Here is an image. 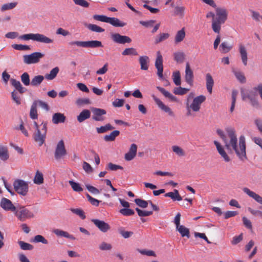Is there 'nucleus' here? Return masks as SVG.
Masks as SVG:
<instances>
[{
  "label": "nucleus",
  "mask_w": 262,
  "mask_h": 262,
  "mask_svg": "<svg viewBox=\"0 0 262 262\" xmlns=\"http://www.w3.org/2000/svg\"><path fill=\"white\" fill-rule=\"evenodd\" d=\"M225 130L229 140L227 139V136L222 129H217L216 133L224 141L226 148L228 150H234L240 160L244 161L247 160L245 136H241L239 137L238 144H237V139L235 129L232 127H228L226 128Z\"/></svg>",
  "instance_id": "nucleus-1"
},
{
  "label": "nucleus",
  "mask_w": 262,
  "mask_h": 262,
  "mask_svg": "<svg viewBox=\"0 0 262 262\" xmlns=\"http://www.w3.org/2000/svg\"><path fill=\"white\" fill-rule=\"evenodd\" d=\"M215 11L216 17L212 20L211 27L215 33L220 34L221 25L226 21L228 13L225 8H216Z\"/></svg>",
  "instance_id": "nucleus-2"
},
{
  "label": "nucleus",
  "mask_w": 262,
  "mask_h": 262,
  "mask_svg": "<svg viewBox=\"0 0 262 262\" xmlns=\"http://www.w3.org/2000/svg\"><path fill=\"white\" fill-rule=\"evenodd\" d=\"M14 215L21 222L34 217V213L28 209L25 206L17 204L16 210L14 211Z\"/></svg>",
  "instance_id": "nucleus-3"
},
{
  "label": "nucleus",
  "mask_w": 262,
  "mask_h": 262,
  "mask_svg": "<svg viewBox=\"0 0 262 262\" xmlns=\"http://www.w3.org/2000/svg\"><path fill=\"white\" fill-rule=\"evenodd\" d=\"M18 38L21 40H28L31 39L43 43H52L54 40L45 36L43 34L39 33H29L26 34L19 36Z\"/></svg>",
  "instance_id": "nucleus-4"
},
{
  "label": "nucleus",
  "mask_w": 262,
  "mask_h": 262,
  "mask_svg": "<svg viewBox=\"0 0 262 262\" xmlns=\"http://www.w3.org/2000/svg\"><path fill=\"white\" fill-rule=\"evenodd\" d=\"M13 185L15 191L18 194L23 196L27 195L29 190L28 182L21 179H17L14 181Z\"/></svg>",
  "instance_id": "nucleus-5"
},
{
  "label": "nucleus",
  "mask_w": 262,
  "mask_h": 262,
  "mask_svg": "<svg viewBox=\"0 0 262 262\" xmlns=\"http://www.w3.org/2000/svg\"><path fill=\"white\" fill-rule=\"evenodd\" d=\"M41 125L42 126L41 130L39 129L38 133H35L33 134L34 140L38 143L39 146H41L45 141L47 131V122H42Z\"/></svg>",
  "instance_id": "nucleus-6"
},
{
  "label": "nucleus",
  "mask_w": 262,
  "mask_h": 262,
  "mask_svg": "<svg viewBox=\"0 0 262 262\" xmlns=\"http://www.w3.org/2000/svg\"><path fill=\"white\" fill-rule=\"evenodd\" d=\"M43 56L44 54L43 53L37 52H34L29 55H24L23 56L24 62L28 64L36 63L38 62Z\"/></svg>",
  "instance_id": "nucleus-7"
},
{
  "label": "nucleus",
  "mask_w": 262,
  "mask_h": 262,
  "mask_svg": "<svg viewBox=\"0 0 262 262\" xmlns=\"http://www.w3.org/2000/svg\"><path fill=\"white\" fill-rule=\"evenodd\" d=\"M67 155V150L65 148L64 143L62 140H60L56 147L54 156L56 160L61 159Z\"/></svg>",
  "instance_id": "nucleus-8"
},
{
  "label": "nucleus",
  "mask_w": 262,
  "mask_h": 262,
  "mask_svg": "<svg viewBox=\"0 0 262 262\" xmlns=\"http://www.w3.org/2000/svg\"><path fill=\"white\" fill-rule=\"evenodd\" d=\"M155 67L157 69V75L160 78H163V57L160 51L157 52V58L155 61Z\"/></svg>",
  "instance_id": "nucleus-9"
},
{
  "label": "nucleus",
  "mask_w": 262,
  "mask_h": 262,
  "mask_svg": "<svg viewBox=\"0 0 262 262\" xmlns=\"http://www.w3.org/2000/svg\"><path fill=\"white\" fill-rule=\"evenodd\" d=\"M111 38L115 43L125 44L130 43L132 41L131 38L127 36L121 35L119 33H112Z\"/></svg>",
  "instance_id": "nucleus-10"
},
{
  "label": "nucleus",
  "mask_w": 262,
  "mask_h": 262,
  "mask_svg": "<svg viewBox=\"0 0 262 262\" xmlns=\"http://www.w3.org/2000/svg\"><path fill=\"white\" fill-rule=\"evenodd\" d=\"M151 97L158 105V106L163 111L168 114V115L171 117L174 116V113L171 111V108L165 105L162 101H161L158 98H157L155 95L152 94Z\"/></svg>",
  "instance_id": "nucleus-11"
},
{
  "label": "nucleus",
  "mask_w": 262,
  "mask_h": 262,
  "mask_svg": "<svg viewBox=\"0 0 262 262\" xmlns=\"http://www.w3.org/2000/svg\"><path fill=\"white\" fill-rule=\"evenodd\" d=\"M206 100V97L204 95H200L196 97L193 100L192 103L190 105L191 108L194 112H198L200 109L201 104Z\"/></svg>",
  "instance_id": "nucleus-12"
},
{
  "label": "nucleus",
  "mask_w": 262,
  "mask_h": 262,
  "mask_svg": "<svg viewBox=\"0 0 262 262\" xmlns=\"http://www.w3.org/2000/svg\"><path fill=\"white\" fill-rule=\"evenodd\" d=\"M92 111L93 113L92 117L93 120L96 121H101L104 120V118L102 116L106 114V112L105 110L93 107L92 108Z\"/></svg>",
  "instance_id": "nucleus-13"
},
{
  "label": "nucleus",
  "mask_w": 262,
  "mask_h": 262,
  "mask_svg": "<svg viewBox=\"0 0 262 262\" xmlns=\"http://www.w3.org/2000/svg\"><path fill=\"white\" fill-rule=\"evenodd\" d=\"M185 80L189 85L192 86L193 83V73L192 70L190 69L189 63L187 62L186 64Z\"/></svg>",
  "instance_id": "nucleus-14"
},
{
  "label": "nucleus",
  "mask_w": 262,
  "mask_h": 262,
  "mask_svg": "<svg viewBox=\"0 0 262 262\" xmlns=\"http://www.w3.org/2000/svg\"><path fill=\"white\" fill-rule=\"evenodd\" d=\"M0 206L6 211H11L14 212L16 210V206H14L10 200L5 198L2 199Z\"/></svg>",
  "instance_id": "nucleus-15"
},
{
  "label": "nucleus",
  "mask_w": 262,
  "mask_h": 262,
  "mask_svg": "<svg viewBox=\"0 0 262 262\" xmlns=\"http://www.w3.org/2000/svg\"><path fill=\"white\" fill-rule=\"evenodd\" d=\"M91 221L102 232H106L110 229V226L103 221L92 219Z\"/></svg>",
  "instance_id": "nucleus-16"
},
{
  "label": "nucleus",
  "mask_w": 262,
  "mask_h": 262,
  "mask_svg": "<svg viewBox=\"0 0 262 262\" xmlns=\"http://www.w3.org/2000/svg\"><path fill=\"white\" fill-rule=\"evenodd\" d=\"M214 144L215 145L216 147V149L219 153V154L221 156V157L224 159V160L226 162H229L230 161L231 159L230 157L228 156L226 152L225 151L223 146L221 145V144L217 141H214Z\"/></svg>",
  "instance_id": "nucleus-17"
},
{
  "label": "nucleus",
  "mask_w": 262,
  "mask_h": 262,
  "mask_svg": "<svg viewBox=\"0 0 262 262\" xmlns=\"http://www.w3.org/2000/svg\"><path fill=\"white\" fill-rule=\"evenodd\" d=\"M137 151V145L134 143L131 144L128 152L125 154L124 158L125 160L127 161L132 160L136 157Z\"/></svg>",
  "instance_id": "nucleus-18"
},
{
  "label": "nucleus",
  "mask_w": 262,
  "mask_h": 262,
  "mask_svg": "<svg viewBox=\"0 0 262 262\" xmlns=\"http://www.w3.org/2000/svg\"><path fill=\"white\" fill-rule=\"evenodd\" d=\"M243 191L248 196L253 198L257 203L262 204V197L255 192L250 190L249 188L245 187L243 189Z\"/></svg>",
  "instance_id": "nucleus-19"
},
{
  "label": "nucleus",
  "mask_w": 262,
  "mask_h": 262,
  "mask_svg": "<svg viewBox=\"0 0 262 262\" xmlns=\"http://www.w3.org/2000/svg\"><path fill=\"white\" fill-rule=\"evenodd\" d=\"M66 117L63 114L60 113H56L53 115L52 121L55 124L64 123Z\"/></svg>",
  "instance_id": "nucleus-20"
},
{
  "label": "nucleus",
  "mask_w": 262,
  "mask_h": 262,
  "mask_svg": "<svg viewBox=\"0 0 262 262\" xmlns=\"http://www.w3.org/2000/svg\"><path fill=\"white\" fill-rule=\"evenodd\" d=\"M102 47V42L99 40L83 41V48H97Z\"/></svg>",
  "instance_id": "nucleus-21"
},
{
  "label": "nucleus",
  "mask_w": 262,
  "mask_h": 262,
  "mask_svg": "<svg viewBox=\"0 0 262 262\" xmlns=\"http://www.w3.org/2000/svg\"><path fill=\"white\" fill-rule=\"evenodd\" d=\"M206 85L208 92L211 94L212 92V88L214 85V80L210 73L206 74Z\"/></svg>",
  "instance_id": "nucleus-22"
},
{
  "label": "nucleus",
  "mask_w": 262,
  "mask_h": 262,
  "mask_svg": "<svg viewBox=\"0 0 262 262\" xmlns=\"http://www.w3.org/2000/svg\"><path fill=\"white\" fill-rule=\"evenodd\" d=\"M91 117V112L90 110L85 109L80 112L79 115L77 116V121L81 123Z\"/></svg>",
  "instance_id": "nucleus-23"
},
{
  "label": "nucleus",
  "mask_w": 262,
  "mask_h": 262,
  "mask_svg": "<svg viewBox=\"0 0 262 262\" xmlns=\"http://www.w3.org/2000/svg\"><path fill=\"white\" fill-rule=\"evenodd\" d=\"M165 197L170 198L173 201H180L182 200V198L179 194L177 189H174L173 192H169L164 194Z\"/></svg>",
  "instance_id": "nucleus-24"
},
{
  "label": "nucleus",
  "mask_w": 262,
  "mask_h": 262,
  "mask_svg": "<svg viewBox=\"0 0 262 262\" xmlns=\"http://www.w3.org/2000/svg\"><path fill=\"white\" fill-rule=\"evenodd\" d=\"M156 88L166 97L171 101L176 102L178 99L176 97L172 95L170 93L167 91L165 89L160 86H157Z\"/></svg>",
  "instance_id": "nucleus-25"
},
{
  "label": "nucleus",
  "mask_w": 262,
  "mask_h": 262,
  "mask_svg": "<svg viewBox=\"0 0 262 262\" xmlns=\"http://www.w3.org/2000/svg\"><path fill=\"white\" fill-rule=\"evenodd\" d=\"M53 232L58 236L64 237L68 238H69L72 240H75V237L72 234H70L68 232L60 230V229H55L53 230Z\"/></svg>",
  "instance_id": "nucleus-26"
},
{
  "label": "nucleus",
  "mask_w": 262,
  "mask_h": 262,
  "mask_svg": "<svg viewBox=\"0 0 262 262\" xmlns=\"http://www.w3.org/2000/svg\"><path fill=\"white\" fill-rule=\"evenodd\" d=\"M107 23H110V24L116 27H122L126 25L125 23L121 21L119 19L115 17H108Z\"/></svg>",
  "instance_id": "nucleus-27"
},
{
  "label": "nucleus",
  "mask_w": 262,
  "mask_h": 262,
  "mask_svg": "<svg viewBox=\"0 0 262 262\" xmlns=\"http://www.w3.org/2000/svg\"><path fill=\"white\" fill-rule=\"evenodd\" d=\"M149 57L147 56H140L139 61L141 66V69L142 70H147L148 69Z\"/></svg>",
  "instance_id": "nucleus-28"
},
{
  "label": "nucleus",
  "mask_w": 262,
  "mask_h": 262,
  "mask_svg": "<svg viewBox=\"0 0 262 262\" xmlns=\"http://www.w3.org/2000/svg\"><path fill=\"white\" fill-rule=\"evenodd\" d=\"M239 50L243 63L244 64V66H247L248 58L246 49L243 45H241L239 47Z\"/></svg>",
  "instance_id": "nucleus-29"
},
{
  "label": "nucleus",
  "mask_w": 262,
  "mask_h": 262,
  "mask_svg": "<svg viewBox=\"0 0 262 262\" xmlns=\"http://www.w3.org/2000/svg\"><path fill=\"white\" fill-rule=\"evenodd\" d=\"M9 158L8 148L6 146L0 145V159L5 161Z\"/></svg>",
  "instance_id": "nucleus-30"
},
{
  "label": "nucleus",
  "mask_w": 262,
  "mask_h": 262,
  "mask_svg": "<svg viewBox=\"0 0 262 262\" xmlns=\"http://www.w3.org/2000/svg\"><path fill=\"white\" fill-rule=\"evenodd\" d=\"M11 84L12 85L15 87V88L21 94H23L25 93L27 89L23 87L22 85L21 84L20 82L15 79H12L11 80Z\"/></svg>",
  "instance_id": "nucleus-31"
},
{
  "label": "nucleus",
  "mask_w": 262,
  "mask_h": 262,
  "mask_svg": "<svg viewBox=\"0 0 262 262\" xmlns=\"http://www.w3.org/2000/svg\"><path fill=\"white\" fill-rule=\"evenodd\" d=\"M176 229L180 233L182 237L186 236L188 238L190 237V235L189 230L184 226L180 225L176 227Z\"/></svg>",
  "instance_id": "nucleus-32"
},
{
  "label": "nucleus",
  "mask_w": 262,
  "mask_h": 262,
  "mask_svg": "<svg viewBox=\"0 0 262 262\" xmlns=\"http://www.w3.org/2000/svg\"><path fill=\"white\" fill-rule=\"evenodd\" d=\"M59 71V69L58 67H56L52 69L51 71L50 72V73L46 74L45 75L44 77L45 78L49 80H53L56 77Z\"/></svg>",
  "instance_id": "nucleus-33"
},
{
  "label": "nucleus",
  "mask_w": 262,
  "mask_h": 262,
  "mask_svg": "<svg viewBox=\"0 0 262 262\" xmlns=\"http://www.w3.org/2000/svg\"><path fill=\"white\" fill-rule=\"evenodd\" d=\"M185 31L184 28L178 31L175 36V43H178L182 41L185 37Z\"/></svg>",
  "instance_id": "nucleus-34"
},
{
  "label": "nucleus",
  "mask_w": 262,
  "mask_h": 262,
  "mask_svg": "<svg viewBox=\"0 0 262 262\" xmlns=\"http://www.w3.org/2000/svg\"><path fill=\"white\" fill-rule=\"evenodd\" d=\"M37 107L36 102L33 101L30 111V117L32 119L35 120L38 118Z\"/></svg>",
  "instance_id": "nucleus-35"
},
{
  "label": "nucleus",
  "mask_w": 262,
  "mask_h": 262,
  "mask_svg": "<svg viewBox=\"0 0 262 262\" xmlns=\"http://www.w3.org/2000/svg\"><path fill=\"white\" fill-rule=\"evenodd\" d=\"M120 134V132L117 130L113 131L110 135L104 136V140L106 142L114 141L116 138Z\"/></svg>",
  "instance_id": "nucleus-36"
},
{
  "label": "nucleus",
  "mask_w": 262,
  "mask_h": 262,
  "mask_svg": "<svg viewBox=\"0 0 262 262\" xmlns=\"http://www.w3.org/2000/svg\"><path fill=\"white\" fill-rule=\"evenodd\" d=\"M45 77L42 75H37L34 76L31 80V85L33 86H37L43 80Z\"/></svg>",
  "instance_id": "nucleus-37"
},
{
  "label": "nucleus",
  "mask_w": 262,
  "mask_h": 262,
  "mask_svg": "<svg viewBox=\"0 0 262 262\" xmlns=\"http://www.w3.org/2000/svg\"><path fill=\"white\" fill-rule=\"evenodd\" d=\"M174 60L178 63H181L185 60V55L183 52H177L173 54Z\"/></svg>",
  "instance_id": "nucleus-38"
},
{
  "label": "nucleus",
  "mask_w": 262,
  "mask_h": 262,
  "mask_svg": "<svg viewBox=\"0 0 262 262\" xmlns=\"http://www.w3.org/2000/svg\"><path fill=\"white\" fill-rule=\"evenodd\" d=\"M169 37V34L167 33H161L157 35L155 39V43L158 44L164 40H166Z\"/></svg>",
  "instance_id": "nucleus-39"
},
{
  "label": "nucleus",
  "mask_w": 262,
  "mask_h": 262,
  "mask_svg": "<svg viewBox=\"0 0 262 262\" xmlns=\"http://www.w3.org/2000/svg\"><path fill=\"white\" fill-rule=\"evenodd\" d=\"M33 182L35 184L40 185L43 183V174L41 172L37 170L36 172L35 177L33 179Z\"/></svg>",
  "instance_id": "nucleus-40"
},
{
  "label": "nucleus",
  "mask_w": 262,
  "mask_h": 262,
  "mask_svg": "<svg viewBox=\"0 0 262 262\" xmlns=\"http://www.w3.org/2000/svg\"><path fill=\"white\" fill-rule=\"evenodd\" d=\"M172 77L174 83L177 86L180 85L181 83L180 72L179 71L173 72Z\"/></svg>",
  "instance_id": "nucleus-41"
},
{
  "label": "nucleus",
  "mask_w": 262,
  "mask_h": 262,
  "mask_svg": "<svg viewBox=\"0 0 262 262\" xmlns=\"http://www.w3.org/2000/svg\"><path fill=\"white\" fill-rule=\"evenodd\" d=\"M245 98H248L250 100L251 105L256 107H259V103L256 99L250 94H247L243 96V99L244 100Z\"/></svg>",
  "instance_id": "nucleus-42"
},
{
  "label": "nucleus",
  "mask_w": 262,
  "mask_h": 262,
  "mask_svg": "<svg viewBox=\"0 0 262 262\" xmlns=\"http://www.w3.org/2000/svg\"><path fill=\"white\" fill-rule=\"evenodd\" d=\"M114 127L110 123L106 124L104 126H101L100 127H97L96 130L98 133L102 134L106 132L108 130H112Z\"/></svg>",
  "instance_id": "nucleus-43"
},
{
  "label": "nucleus",
  "mask_w": 262,
  "mask_h": 262,
  "mask_svg": "<svg viewBox=\"0 0 262 262\" xmlns=\"http://www.w3.org/2000/svg\"><path fill=\"white\" fill-rule=\"evenodd\" d=\"M69 183L74 191L80 192L83 191V188L78 183L75 182L73 180H70L69 181Z\"/></svg>",
  "instance_id": "nucleus-44"
},
{
  "label": "nucleus",
  "mask_w": 262,
  "mask_h": 262,
  "mask_svg": "<svg viewBox=\"0 0 262 262\" xmlns=\"http://www.w3.org/2000/svg\"><path fill=\"white\" fill-rule=\"evenodd\" d=\"M17 2L5 4L2 6L1 10V11L3 12L6 10H12L14 9L17 6Z\"/></svg>",
  "instance_id": "nucleus-45"
},
{
  "label": "nucleus",
  "mask_w": 262,
  "mask_h": 262,
  "mask_svg": "<svg viewBox=\"0 0 262 262\" xmlns=\"http://www.w3.org/2000/svg\"><path fill=\"white\" fill-rule=\"evenodd\" d=\"M189 90V89L179 86L173 89V93L176 95H183L186 94Z\"/></svg>",
  "instance_id": "nucleus-46"
},
{
  "label": "nucleus",
  "mask_w": 262,
  "mask_h": 262,
  "mask_svg": "<svg viewBox=\"0 0 262 262\" xmlns=\"http://www.w3.org/2000/svg\"><path fill=\"white\" fill-rule=\"evenodd\" d=\"M122 54L124 56L126 55H138V52L136 49L134 48H126L122 52Z\"/></svg>",
  "instance_id": "nucleus-47"
},
{
  "label": "nucleus",
  "mask_w": 262,
  "mask_h": 262,
  "mask_svg": "<svg viewBox=\"0 0 262 262\" xmlns=\"http://www.w3.org/2000/svg\"><path fill=\"white\" fill-rule=\"evenodd\" d=\"M18 244L23 250H32L33 249V245L24 241H19L18 242Z\"/></svg>",
  "instance_id": "nucleus-48"
},
{
  "label": "nucleus",
  "mask_w": 262,
  "mask_h": 262,
  "mask_svg": "<svg viewBox=\"0 0 262 262\" xmlns=\"http://www.w3.org/2000/svg\"><path fill=\"white\" fill-rule=\"evenodd\" d=\"M220 50L224 53L229 52L232 48V46H229L227 42H223L220 47Z\"/></svg>",
  "instance_id": "nucleus-49"
},
{
  "label": "nucleus",
  "mask_w": 262,
  "mask_h": 262,
  "mask_svg": "<svg viewBox=\"0 0 262 262\" xmlns=\"http://www.w3.org/2000/svg\"><path fill=\"white\" fill-rule=\"evenodd\" d=\"M118 232L124 238H128L134 234V232L132 231H125L123 227H120L118 229Z\"/></svg>",
  "instance_id": "nucleus-50"
},
{
  "label": "nucleus",
  "mask_w": 262,
  "mask_h": 262,
  "mask_svg": "<svg viewBox=\"0 0 262 262\" xmlns=\"http://www.w3.org/2000/svg\"><path fill=\"white\" fill-rule=\"evenodd\" d=\"M87 28L89 30L95 32L100 33L103 32L105 31L104 29L95 24H89L88 25Z\"/></svg>",
  "instance_id": "nucleus-51"
},
{
  "label": "nucleus",
  "mask_w": 262,
  "mask_h": 262,
  "mask_svg": "<svg viewBox=\"0 0 262 262\" xmlns=\"http://www.w3.org/2000/svg\"><path fill=\"white\" fill-rule=\"evenodd\" d=\"M135 210L137 212L138 215L140 217L148 216L153 213L152 211L142 210L139 208H136Z\"/></svg>",
  "instance_id": "nucleus-52"
},
{
  "label": "nucleus",
  "mask_w": 262,
  "mask_h": 262,
  "mask_svg": "<svg viewBox=\"0 0 262 262\" xmlns=\"http://www.w3.org/2000/svg\"><path fill=\"white\" fill-rule=\"evenodd\" d=\"M21 80L24 84L26 86L31 84L29 75L28 73L25 72L21 75Z\"/></svg>",
  "instance_id": "nucleus-53"
},
{
  "label": "nucleus",
  "mask_w": 262,
  "mask_h": 262,
  "mask_svg": "<svg viewBox=\"0 0 262 262\" xmlns=\"http://www.w3.org/2000/svg\"><path fill=\"white\" fill-rule=\"evenodd\" d=\"M70 210L74 214L78 215L81 219L84 220L85 219L86 216L84 214V211L79 208H71Z\"/></svg>",
  "instance_id": "nucleus-54"
},
{
  "label": "nucleus",
  "mask_w": 262,
  "mask_h": 262,
  "mask_svg": "<svg viewBox=\"0 0 262 262\" xmlns=\"http://www.w3.org/2000/svg\"><path fill=\"white\" fill-rule=\"evenodd\" d=\"M172 151L179 156H184L185 153L183 149L177 145L172 146Z\"/></svg>",
  "instance_id": "nucleus-55"
},
{
  "label": "nucleus",
  "mask_w": 262,
  "mask_h": 262,
  "mask_svg": "<svg viewBox=\"0 0 262 262\" xmlns=\"http://www.w3.org/2000/svg\"><path fill=\"white\" fill-rule=\"evenodd\" d=\"M119 212L123 215L126 216L133 215L135 214V212L133 210L128 208L121 209Z\"/></svg>",
  "instance_id": "nucleus-56"
},
{
  "label": "nucleus",
  "mask_w": 262,
  "mask_h": 262,
  "mask_svg": "<svg viewBox=\"0 0 262 262\" xmlns=\"http://www.w3.org/2000/svg\"><path fill=\"white\" fill-rule=\"evenodd\" d=\"M68 46L75 51L74 46L83 48V41H71L68 42Z\"/></svg>",
  "instance_id": "nucleus-57"
},
{
  "label": "nucleus",
  "mask_w": 262,
  "mask_h": 262,
  "mask_svg": "<svg viewBox=\"0 0 262 262\" xmlns=\"http://www.w3.org/2000/svg\"><path fill=\"white\" fill-rule=\"evenodd\" d=\"M86 198L88 199V201L90 202V203L95 206H98L99 205V203L101 201L93 198L91 196L89 193H86L85 194Z\"/></svg>",
  "instance_id": "nucleus-58"
},
{
  "label": "nucleus",
  "mask_w": 262,
  "mask_h": 262,
  "mask_svg": "<svg viewBox=\"0 0 262 262\" xmlns=\"http://www.w3.org/2000/svg\"><path fill=\"white\" fill-rule=\"evenodd\" d=\"M135 202L137 205L142 208H145L148 206V202L141 199H136Z\"/></svg>",
  "instance_id": "nucleus-59"
},
{
  "label": "nucleus",
  "mask_w": 262,
  "mask_h": 262,
  "mask_svg": "<svg viewBox=\"0 0 262 262\" xmlns=\"http://www.w3.org/2000/svg\"><path fill=\"white\" fill-rule=\"evenodd\" d=\"M107 169L111 171H116L118 169L122 170L123 168L121 166L110 162L107 164Z\"/></svg>",
  "instance_id": "nucleus-60"
},
{
  "label": "nucleus",
  "mask_w": 262,
  "mask_h": 262,
  "mask_svg": "<svg viewBox=\"0 0 262 262\" xmlns=\"http://www.w3.org/2000/svg\"><path fill=\"white\" fill-rule=\"evenodd\" d=\"M12 47L15 50L19 51L28 50L30 49L29 46L23 45L14 44L12 45Z\"/></svg>",
  "instance_id": "nucleus-61"
},
{
  "label": "nucleus",
  "mask_w": 262,
  "mask_h": 262,
  "mask_svg": "<svg viewBox=\"0 0 262 262\" xmlns=\"http://www.w3.org/2000/svg\"><path fill=\"white\" fill-rule=\"evenodd\" d=\"M33 242L35 243H41L44 244H48V241L42 235H37L35 236Z\"/></svg>",
  "instance_id": "nucleus-62"
},
{
  "label": "nucleus",
  "mask_w": 262,
  "mask_h": 262,
  "mask_svg": "<svg viewBox=\"0 0 262 262\" xmlns=\"http://www.w3.org/2000/svg\"><path fill=\"white\" fill-rule=\"evenodd\" d=\"M99 248L102 251L111 250L112 248V246L109 243L103 242L99 245Z\"/></svg>",
  "instance_id": "nucleus-63"
},
{
  "label": "nucleus",
  "mask_w": 262,
  "mask_h": 262,
  "mask_svg": "<svg viewBox=\"0 0 262 262\" xmlns=\"http://www.w3.org/2000/svg\"><path fill=\"white\" fill-rule=\"evenodd\" d=\"M34 102H36L37 106L38 105H39V106H40L41 108L45 110L46 111H49L50 107L46 102H43L41 100H35V101H34Z\"/></svg>",
  "instance_id": "nucleus-64"
}]
</instances>
